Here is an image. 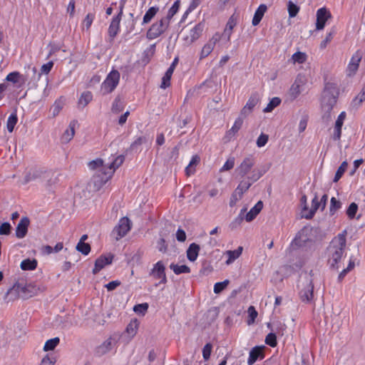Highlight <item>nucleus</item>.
<instances>
[{
    "label": "nucleus",
    "instance_id": "obj_1",
    "mask_svg": "<svg viewBox=\"0 0 365 365\" xmlns=\"http://www.w3.org/2000/svg\"><path fill=\"white\" fill-rule=\"evenodd\" d=\"M124 155L113 157L112 159L102 160L100 158L91 161L88 167L95 171L88 182L91 191L99 190L113 176L115 170L124 162Z\"/></svg>",
    "mask_w": 365,
    "mask_h": 365
},
{
    "label": "nucleus",
    "instance_id": "obj_2",
    "mask_svg": "<svg viewBox=\"0 0 365 365\" xmlns=\"http://www.w3.org/2000/svg\"><path fill=\"white\" fill-rule=\"evenodd\" d=\"M346 242V231L338 234L330 242L327 248L328 264L330 268L334 269H339V263L344 256Z\"/></svg>",
    "mask_w": 365,
    "mask_h": 365
},
{
    "label": "nucleus",
    "instance_id": "obj_3",
    "mask_svg": "<svg viewBox=\"0 0 365 365\" xmlns=\"http://www.w3.org/2000/svg\"><path fill=\"white\" fill-rule=\"evenodd\" d=\"M338 96L339 89L336 84L331 82L326 83L322 98V109L329 113L336 103Z\"/></svg>",
    "mask_w": 365,
    "mask_h": 365
},
{
    "label": "nucleus",
    "instance_id": "obj_4",
    "mask_svg": "<svg viewBox=\"0 0 365 365\" xmlns=\"http://www.w3.org/2000/svg\"><path fill=\"white\" fill-rule=\"evenodd\" d=\"M338 96L339 89L336 84L331 82L326 83L322 98V109L329 113L336 103Z\"/></svg>",
    "mask_w": 365,
    "mask_h": 365
},
{
    "label": "nucleus",
    "instance_id": "obj_5",
    "mask_svg": "<svg viewBox=\"0 0 365 365\" xmlns=\"http://www.w3.org/2000/svg\"><path fill=\"white\" fill-rule=\"evenodd\" d=\"M39 290V287L32 283L26 284L17 283L7 292V294H15L18 297L28 299L36 295Z\"/></svg>",
    "mask_w": 365,
    "mask_h": 365
},
{
    "label": "nucleus",
    "instance_id": "obj_6",
    "mask_svg": "<svg viewBox=\"0 0 365 365\" xmlns=\"http://www.w3.org/2000/svg\"><path fill=\"white\" fill-rule=\"evenodd\" d=\"M170 23L164 18L155 22L147 31L146 37L149 40L155 39L162 35L169 27Z\"/></svg>",
    "mask_w": 365,
    "mask_h": 365
},
{
    "label": "nucleus",
    "instance_id": "obj_7",
    "mask_svg": "<svg viewBox=\"0 0 365 365\" xmlns=\"http://www.w3.org/2000/svg\"><path fill=\"white\" fill-rule=\"evenodd\" d=\"M119 80L120 73L118 71L113 70L110 72L101 84L103 93L105 95L111 93L118 86Z\"/></svg>",
    "mask_w": 365,
    "mask_h": 365
},
{
    "label": "nucleus",
    "instance_id": "obj_8",
    "mask_svg": "<svg viewBox=\"0 0 365 365\" xmlns=\"http://www.w3.org/2000/svg\"><path fill=\"white\" fill-rule=\"evenodd\" d=\"M130 228V220L128 217H124L120 219L118 224L113 228L111 235L116 240H119L126 235Z\"/></svg>",
    "mask_w": 365,
    "mask_h": 365
},
{
    "label": "nucleus",
    "instance_id": "obj_9",
    "mask_svg": "<svg viewBox=\"0 0 365 365\" xmlns=\"http://www.w3.org/2000/svg\"><path fill=\"white\" fill-rule=\"evenodd\" d=\"M299 292V297L303 302L309 303L314 297V284L312 279L307 278Z\"/></svg>",
    "mask_w": 365,
    "mask_h": 365
},
{
    "label": "nucleus",
    "instance_id": "obj_10",
    "mask_svg": "<svg viewBox=\"0 0 365 365\" xmlns=\"http://www.w3.org/2000/svg\"><path fill=\"white\" fill-rule=\"evenodd\" d=\"M362 58V52L357 50L351 56L346 67V75L349 77L354 76L359 69V63Z\"/></svg>",
    "mask_w": 365,
    "mask_h": 365
},
{
    "label": "nucleus",
    "instance_id": "obj_11",
    "mask_svg": "<svg viewBox=\"0 0 365 365\" xmlns=\"http://www.w3.org/2000/svg\"><path fill=\"white\" fill-rule=\"evenodd\" d=\"M165 267L162 261L155 263L150 272V275L155 279H160V283L165 284L167 278L165 274Z\"/></svg>",
    "mask_w": 365,
    "mask_h": 365
},
{
    "label": "nucleus",
    "instance_id": "obj_12",
    "mask_svg": "<svg viewBox=\"0 0 365 365\" xmlns=\"http://www.w3.org/2000/svg\"><path fill=\"white\" fill-rule=\"evenodd\" d=\"M331 18V14L325 7L320 8L317 11L316 29L322 30L328 19Z\"/></svg>",
    "mask_w": 365,
    "mask_h": 365
},
{
    "label": "nucleus",
    "instance_id": "obj_13",
    "mask_svg": "<svg viewBox=\"0 0 365 365\" xmlns=\"http://www.w3.org/2000/svg\"><path fill=\"white\" fill-rule=\"evenodd\" d=\"M255 164V159L252 155L246 157L237 168L239 175L242 177L246 175L251 170Z\"/></svg>",
    "mask_w": 365,
    "mask_h": 365
},
{
    "label": "nucleus",
    "instance_id": "obj_14",
    "mask_svg": "<svg viewBox=\"0 0 365 365\" xmlns=\"http://www.w3.org/2000/svg\"><path fill=\"white\" fill-rule=\"evenodd\" d=\"M113 255L108 254L106 255L100 256L95 262V267L93 269V274H96L99 272L106 265L112 263Z\"/></svg>",
    "mask_w": 365,
    "mask_h": 365
},
{
    "label": "nucleus",
    "instance_id": "obj_15",
    "mask_svg": "<svg viewBox=\"0 0 365 365\" xmlns=\"http://www.w3.org/2000/svg\"><path fill=\"white\" fill-rule=\"evenodd\" d=\"M263 349L264 346H256L250 350L247 359L248 365H253L259 359H262L264 357Z\"/></svg>",
    "mask_w": 365,
    "mask_h": 365
},
{
    "label": "nucleus",
    "instance_id": "obj_16",
    "mask_svg": "<svg viewBox=\"0 0 365 365\" xmlns=\"http://www.w3.org/2000/svg\"><path fill=\"white\" fill-rule=\"evenodd\" d=\"M29 223L30 220L27 217H24L21 219L16 227V236L17 238L21 239L26 235Z\"/></svg>",
    "mask_w": 365,
    "mask_h": 365
},
{
    "label": "nucleus",
    "instance_id": "obj_17",
    "mask_svg": "<svg viewBox=\"0 0 365 365\" xmlns=\"http://www.w3.org/2000/svg\"><path fill=\"white\" fill-rule=\"evenodd\" d=\"M49 176V173L46 171H43L39 169H35L30 171L26 176V181L29 182L31 180H35L38 179L44 180Z\"/></svg>",
    "mask_w": 365,
    "mask_h": 365
},
{
    "label": "nucleus",
    "instance_id": "obj_18",
    "mask_svg": "<svg viewBox=\"0 0 365 365\" xmlns=\"http://www.w3.org/2000/svg\"><path fill=\"white\" fill-rule=\"evenodd\" d=\"M243 247L240 246L235 250H227L225 252L224 255L227 256V259L225 261L227 265H230L233 263L237 259H238L242 253Z\"/></svg>",
    "mask_w": 365,
    "mask_h": 365
},
{
    "label": "nucleus",
    "instance_id": "obj_19",
    "mask_svg": "<svg viewBox=\"0 0 365 365\" xmlns=\"http://www.w3.org/2000/svg\"><path fill=\"white\" fill-rule=\"evenodd\" d=\"M237 17L235 14L232 15L230 17V19H228V21L226 24V27L222 34V36L226 37V40L227 41H230V36L232 32V29L237 25Z\"/></svg>",
    "mask_w": 365,
    "mask_h": 365
},
{
    "label": "nucleus",
    "instance_id": "obj_20",
    "mask_svg": "<svg viewBox=\"0 0 365 365\" xmlns=\"http://www.w3.org/2000/svg\"><path fill=\"white\" fill-rule=\"evenodd\" d=\"M259 101V97L257 93H252L249 98L247 102L242 110V113H246L247 112H252V109Z\"/></svg>",
    "mask_w": 365,
    "mask_h": 365
},
{
    "label": "nucleus",
    "instance_id": "obj_21",
    "mask_svg": "<svg viewBox=\"0 0 365 365\" xmlns=\"http://www.w3.org/2000/svg\"><path fill=\"white\" fill-rule=\"evenodd\" d=\"M267 10V6L264 4H262L258 6V8L257 9V10L255 12V14H254V16H253V19L252 21V24L253 26H257L260 23V21H262Z\"/></svg>",
    "mask_w": 365,
    "mask_h": 365
},
{
    "label": "nucleus",
    "instance_id": "obj_22",
    "mask_svg": "<svg viewBox=\"0 0 365 365\" xmlns=\"http://www.w3.org/2000/svg\"><path fill=\"white\" fill-rule=\"evenodd\" d=\"M120 20L121 19H119V17H113L111 21L108 28V36L111 41L114 39L119 31Z\"/></svg>",
    "mask_w": 365,
    "mask_h": 365
},
{
    "label": "nucleus",
    "instance_id": "obj_23",
    "mask_svg": "<svg viewBox=\"0 0 365 365\" xmlns=\"http://www.w3.org/2000/svg\"><path fill=\"white\" fill-rule=\"evenodd\" d=\"M204 25L199 24L190 31V34L186 36L185 39L192 42L197 39L202 34Z\"/></svg>",
    "mask_w": 365,
    "mask_h": 365
},
{
    "label": "nucleus",
    "instance_id": "obj_24",
    "mask_svg": "<svg viewBox=\"0 0 365 365\" xmlns=\"http://www.w3.org/2000/svg\"><path fill=\"white\" fill-rule=\"evenodd\" d=\"M114 345V340L112 338H108L103 341L96 349V351L99 355H103L110 351Z\"/></svg>",
    "mask_w": 365,
    "mask_h": 365
},
{
    "label": "nucleus",
    "instance_id": "obj_25",
    "mask_svg": "<svg viewBox=\"0 0 365 365\" xmlns=\"http://www.w3.org/2000/svg\"><path fill=\"white\" fill-rule=\"evenodd\" d=\"M263 208V203L262 201H258L255 205L247 213L245 220L247 222H251L256 216L260 212Z\"/></svg>",
    "mask_w": 365,
    "mask_h": 365
},
{
    "label": "nucleus",
    "instance_id": "obj_26",
    "mask_svg": "<svg viewBox=\"0 0 365 365\" xmlns=\"http://www.w3.org/2000/svg\"><path fill=\"white\" fill-rule=\"evenodd\" d=\"M200 250V246L196 243H192L188 247L186 255L189 261L194 262L196 260L199 252Z\"/></svg>",
    "mask_w": 365,
    "mask_h": 365
},
{
    "label": "nucleus",
    "instance_id": "obj_27",
    "mask_svg": "<svg viewBox=\"0 0 365 365\" xmlns=\"http://www.w3.org/2000/svg\"><path fill=\"white\" fill-rule=\"evenodd\" d=\"M76 124L77 122L76 120H72L70 123L68 128L62 135L61 139L63 142L68 143L73 138Z\"/></svg>",
    "mask_w": 365,
    "mask_h": 365
},
{
    "label": "nucleus",
    "instance_id": "obj_28",
    "mask_svg": "<svg viewBox=\"0 0 365 365\" xmlns=\"http://www.w3.org/2000/svg\"><path fill=\"white\" fill-rule=\"evenodd\" d=\"M308 56L306 53L302 51H297L292 54L291 61L295 64H302L307 61Z\"/></svg>",
    "mask_w": 365,
    "mask_h": 365
},
{
    "label": "nucleus",
    "instance_id": "obj_29",
    "mask_svg": "<svg viewBox=\"0 0 365 365\" xmlns=\"http://www.w3.org/2000/svg\"><path fill=\"white\" fill-rule=\"evenodd\" d=\"M200 158L198 155H194L189 165L185 168V173L187 176L192 175L195 171V167L200 163Z\"/></svg>",
    "mask_w": 365,
    "mask_h": 365
},
{
    "label": "nucleus",
    "instance_id": "obj_30",
    "mask_svg": "<svg viewBox=\"0 0 365 365\" xmlns=\"http://www.w3.org/2000/svg\"><path fill=\"white\" fill-rule=\"evenodd\" d=\"M243 124V119L241 117H238L232 128L227 132V136L231 138L234 136L241 128Z\"/></svg>",
    "mask_w": 365,
    "mask_h": 365
},
{
    "label": "nucleus",
    "instance_id": "obj_31",
    "mask_svg": "<svg viewBox=\"0 0 365 365\" xmlns=\"http://www.w3.org/2000/svg\"><path fill=\"white\" fill-rule=\"evenodd\" d=\"M139 322L137 319H132L126 327V332L130 337H133L137 334Z\"/></svg>",
    "mask_w": 365,
    "mask_h": 365
},
{
    "label": "nucleus",
    "instance_id": "obj_32",
    "mask_svg": "<svg viewBox=\"0 0 365 365\" xmlns=\"http://www.w3.org/2000/svg\"><path fill=\"white\" fill-rule=\"evenodd\" d=\"M92 98L93 95L91 91L83 92L78 99V106L81 108L86 107L92 101Z\"/></svg>",
    "mask_w": 365,
    "mask_h": 365
},
{
    "label": "nucleus",
    "instance_id": "obj_33",
    "mask_svg": "<svg viewBox=\"0 0 365 365\" xmlns=\"http://www.w3.org/2000/svg\"><path fill=\"white\" fill-rule=\"evenodd\" d=\"M6 80L7 81L12 82L13 83H17L21 81L24 83L26 81L25 78L18 71H14L9 73L6 77Z\"/></svg>",
    "mask_w": 365,
    "mask_h": 365
},
{
    "label": "nucleus",
    "instance_id": "obj_34",
    "mask_svg": "<svg viewBox=\"0 0 365 365\" xmlns=\"http://www.w3.org/2000/svg\"><path fill=\"white\" fill-rule=\"evenodd\" d=\"M159 11V7L152 6L145 14L143 19V24H148Z\"/></svg>",
    "mask_w": 365,
    "mask_h": 365
},
{
    "label": "nucleus",
    "instance_id": "obj_35",
    "mask_svg": "<svg viewBox=\"0 0 365 365\" xmlns=\"http://www.w3.org/2000/svg\"><path fill=\"white\" fill-rule=\"evenodd\" d=\"M321 202L319 201L318 197L315 195L312 201V208L309 210V213L304 215L305 218H312L317 210L319 208Z\"/></svg>",
    "mask_w": 365,
    "mask_h": 365
},
{
    "label": "nucleus",
    "instance_id": "obj_36",
    "mask_svg": "<svg viewBox=\"0 0 365 365\" xmlns=\"http://www.w3.org/2000/svg\"><path fill=\"white\" fill-rule=\"evenodd\" d=\"M365 101V88H363L359 94L352 100L351 106L358 108Z\"/></svg>",
    "mask_w": 365,
    "mask_h": 365
},
{
    "label": "nucleus",
    "instance_id": "obj_37",
    "mask_svg": "<svg viewBox=\"0 0 365 365\" xmlns=\"http://www.w3.org/2000/svg\"><path fill=\"white\" fill-rule=\"evenodd\" d=\"M37 267V261L36 259H26L21 262V268L23 270H34Z\"/></svg>",
    "mask_w": 365,
    "mask_h": 365
},
{
    "label": "nucleus",
    "instance_id": "obj_38",
    "mask_svg": "<svg viewBox=\"0 0 365 365\" xmlns=\"http://www.w3.org/2000/svg\"><path fill=\"white\" fill-rule=\"evenodd\" d=\"M302 82H299V77L290 88L289 95L292 98H296L301 93L300 87Z\"/></svg>",
    "mask_w": 365,
    "mask_h": 365
},
{
    "label": "nucleus",
    "instance_id": "obj_39",
    "mask_svg": "<svg viewBox=\"0 0 365 365\" xmlns=\"http://www.w3.org/2000/svg\"><path fill=\"white\" fill-rule=\"evenodd\" d=\"M170 268L176 274H180L182 273H189L190 272V269L187 265H178L175 264H171L170 265Z\"/></svg>",
    "mask_w": 365,
    "mask_h": 365
},
{
    "label": "nucleus",
    "instance_id": "obj_40",
    "mask_svg": "<svg viewBox=\"0 0 365 365\" xmlns=\"http://www.w3.org/2000/svg\"><path fill=\"white\" fill-rule=\"evenodd\" d=\"M180 7V1L177 0L173 5L168 10L167 16L163 17L168 22H170L172 18L175 16V14L178 11Z\"/></svg>",
    "mask_w": 365,
    "mask_h": 365
},
{
    "label": "nucleus",
    "instance_id": "obj_41",
    "mask_svg": "<svg viewBox=\"0 0 365 365\" xmlns=\"http://www.w3.org/2000/svg\"><path fill=\"white\" fill-rule=\"evenodd\" d=\"M18 118L16 112L11 113L8 118L6 123V128L9 133H12L16 124L17 123Z\"/></svg>",
    "mask_w": 365,
    "mask_h": 365
},
{
    "label": "nucleus",
    "instance_id": "obj_42",
    "mask_svg": "<svg viewBox=\"0 0 365 365\" xmlns=\"http://www.w3.org/2000/svg\"><path fill=\"white\" fill-rule=\"evenodd\" d=\"M252 182L249 180H242L239 185H237V188L235 190V191L237 192V193H239V195H242L245 192H246L250 187L251 186Z\"/></svg>",
    "mask_w": 365,
    "mask_h": 365
},
{
    "label": "nucleus",
    "instance_id": "obj_43",
    "mask_svg": "<svg viewBox=\"0 0 365 365\" xmlns=\"http://www.w3.org/2000/svg\"><path fill=\"white\" fill-rule=\"evenodd\" d=\"M281 103V99L278 97L272 98L267 106L263 109L264 113H269Z\"/></svg>",
    "mask_w": 365,
    "mask_h": 365
},
{
    "label": "nucleus",
    "instance_id": "obj_44",
    "mask_svg": "<svg viewBox=\"0 0 365 365\" xmlns=\"http://www.w3.org/2000/svg\"><path fill=\"white\" fill-rule=\"evenodd\" d=\"M59 341L60 339L58 337H55L46 341L43 346V350L45 351L53 350L59 344Z\"/></svg>",
    "mask_w": 365,
    "mask_h": 365
},
{
    "label": "nucleus",
    "instance_id": "obj_45",
    "mask_svg": "<svg viewBox=\"0 0 365 365\" xmlns=\"http://www.w3.org/2000/svg\"><path fill=\"white\" fill-rule=\"evenodd\" d=\"M347 166H348V163L346 161H344L341 163V164L338 168V169L335 173V175L334 178V182H336L339 180V179L342 177L344 172L346 171Z\"/></svg>",
    "mask_w": 365,
    "mask_h": 365
},
{
    "label": "nucleus",
    "instance_id": "obj_46",
    "mask_svg": "<svg viewBox=\"0 0 365 365\" xmlns=\"http://www.w3.org/2000/svg\"><path fill=\"white\" fill-rule=\"evenodd\" d=\"M230 284L229 279H225L223 282H217L214 285V292L215 294H220L225 289L227 288V287Z\"/></svg>",
    "mask_w": 365,
    "mask_h": 365
},
{
    "label": "nucleus",
    "instance_id": "obj_47",
    "mask_svg": "<svg viewBox=\"0 0 365 365\" xmlns=\"http://www.w3.org/2000/svg\"><path fill=\"white\" fill-rule=\"evenodd\" d=\"M76 248L78 252H81L84 255H88L91 252L90 245L86 242H78Z\"/></svg>",
    "mask_w": 365,
    "mask_h": 365
},
{
    "label": "nucleus",
    "instance_id": "obj_48",
    "mask_svg": "<svg viewBox=\"0 0 365 365\" xmlns=\"http://www.w3.org/2000/svg\"><path fill=\"white\" fill-rule=\"evenodd\" d=\"M235 163V159L234 157L231 156L230 157L225 164L222 165V167L220 169V172L227 171L232 170Z\"/></svg>",
    "mask_w": 365,
    "mask_h": 365
},
{
    "label": "nucleus",
    "instance_id": "obj_49",
    "mask_svg": "<svg viewBox=\"0 0 365 365\" xmlns=\"http://www.w3.org/2000/svg\"><path fill=\"white\" fill-rule=\"evenodd\" d=\"M265 344L271 347H275L277 345V336L274 333H269L265 337Z\"/></svg>",
    "mask_w": 365,
    "mask_h": 365
},
{
    "label": "nucleus",
    "instance_id": "obj_50",
    "mask_svg": "<svg viewBox=\"0 0 365 365\" xmlns=\"http://www.w3.org/2000/svg\"><path fill=\"white\" fill-rule=\"evenodd\" d=\"M299 11V7L294 4L292 1L288 2V13L291 18L295 17Z\"/></svg>",
    "mask_w": 365,
    "mask_h": 365
},
{
    "label": "nucleus",
    "instance_id": "obj_51",
    "mask_svg": "<svg viewBox=\"0 0 365 365\" xmlns=\"http://www.w3.org/2000/svg\"><path fill=\"white\" fill-rule=\"evenodd\" d=\"M357 210H358L357 204L355 202H351L349 205V206L346 210V215H347L348 217L350 219L354 218L356 216V214L357 212Z\"/></svg>",
    "mask_w": 365,
    "mask_h": 365
},
{
    "label": "nucleus",
    "instance_id": "obj_52",
    "mask_svg": "<svg viewBox=\"0 0 365 365\" xmlns=\"http://www.w3.org/2000/svg\"><path fill=\"white\" fill-rule=\"evenodd\" d=\"M123 108V103L119 98H116L112 105L111 110L114 113H120Z\"/></svg>",
    "mask_w": 365,
    "mask_h": 365
},
{
    "label": "nucleus",
    "instance_id": "obj_53",
    "mask_svg": "<svg viewBox=\"0 0 365 365\" xmlns=\"http://www.w3.org/2000/svg\"><path fill=\"white\" fill-rule=\"evenodd\" d=\"M53 63L52 61H49L46 64H43L41 68V73H38L37 78H35V80H38L41 76V73L48 74L53 68Z\"/></svg>",
    "mask_w": 365,
    "mask_h": 365
},
{
    "label": "nucleus",
    "instance_id": "obj_54",
    "mask_svg": "<svg viewBox=\"0 0 365 365\" xmlns=\"http://www.w3.org/2000/svg\"><path fill=\"white\" fill-rule=\"evenodd\" d=\"M148 309V304L147 303L139 304L135 305L133 307V311L142 315H144Z\"/></svg>",
    "mask_w": 365,
    "mask_h": 365
},
{
    "label": "nucleus",
    "instance_id": "obj_55",
    "mask_svg": "<svg viewBox=\"0 0 365 365\" xmlns=\"http://www.w3.org/2000/svg\"><path fill=\"white\" fill-rule=\"evenodd\" d=\"M135 22H136V19L134 17L133 14L130 13L129 14V18L126 20V23L128 24L127 31L128 33L133 32V31L134 30Z\"/></svg>",
    "mask_w": 365,
    "mask_h": 365
},
{
    "label": "nucleus",
    "instance_id": "obj_56",
    "mask_svg": "<svg viewBox=\"0 0 365 365\" xmlns=\"http://www.w3.org/2000/svg\"><path fill=\"white\" fill-rule=\"evenodd\" d=\"M262 175V173L258 170H253L251 175L247 178V180L250 181L252 184L259 180Z\"/></svg>",
    "mask_w": 365,
    "mask_h": 365
},
{
    "label": "nucleus",
    "instance_id": "obj_57",
    "mask_svg": "<svg viewBox=\"0 0 365 365\" xmlns=\"http://www.w3.org/2000/svg\"><path fill=\"white\" fill-rule=\"evenodd\" d=\"M268 139H269L268 135L261 133L257 140V147L262 148V147L264 146L267 144Z\"/></svg>",
    "mask_w": 365,
    "mask_h": 365
},
{
    "label": "nucleus",
    "instance_id": "obj_58",
    "mask_svg": "<svg viewBox=\"0 0 365 365\" xmlns=\"http://www.w3.org/2000/svg\"><path fill=\"white\" fill-rule=\"evenodd\" d=\"M248 314H249V320H248V324H250L252 323H253L255 320V319L257 318V312L255 310V307H252V306H250L249 308H248Z\"/></svg>",
    "mask_w": 365,
    "mask_h": 365
},
{
    "label": "nucleus",
    "instance_id": "obj_59",
    "mask_svg": "<svg viewBox=\"0 0 365 365\" xmlns=\"http://www.w3.org/2000/svg\"><path fill=\"white\" fill-rule=\"evenodd\" d=\"M63 106V103L61 100L56 101L52 108L53 115H57L62 110Z\"/></svg>",
    "mask_w": 365,
    "mask_h": 365
},
{
    "label": "nucleus",
    "instance_id": "obj_60",
    "mask_svg": "<svg viewBox=\"0 0 365 365\" xmlns=\"http://www.w3.org/2000/svg\"><path fill=\"white\" fill-rule=\"evenodd\" d=\"M11 226L9 222H4L0 225V235H8L10 234Z\"/></svg>",
    "mask_w": 365,
    "mask_h": 365
},
{
    "label": "nucleus",
    "instance_id": "obj_61",
    "mask_svg": "<svg viewBox=\"0 0 365 365\" xmlns=\"http://www.w3.org/2000/svg\"><path fill=\"white\" fill-rule=\"evenodd\" d=\"M334 34V31H330L327 34L324 40H323L321 42V44H320L321 48H324L327 47V43H329L332 40Z\"/></svg>",
    "mask_w": 365,
    "mask_h": 365
},
{
    "label": "nucleus",
    "instance_id": "obj_62",
    "mask_svg": "<svg viewBox=\"0 0 365 365\" xmlns=\"http://www.w3.org/2000/svg\"><path fill=\"white\" fill-rule=\"evenodd\" d=\"M94 15L92 14H88L83 20V25L86 26V29L88 30L93 21Z\"/></svg>",
    "mask_w": 365,
    "mask_h": 365
},
{
    "label": "nucleus",
    "instance_id": "obj_63",
    "mask_svg": "<svg viewBox=\"0 0 365 365\" xmlns=\"http://www.w3.org/2000/svg\"><path fill=\"white\" fill-rule=\"evenodd\" d=\"M55 362V358L50 357L49 355L47 354L42 359L40 365H54Z\"/></svg>",
    "mask_w": 365,
    "mask_h": 365
},
{
    "label": "nucleus",
    "instance_id": "obj_64",
    "mask_svg": "<svg viewBox=\"0 0 365 365\" xmlns=\"http://www.w3.org/2000/svg\"><path fill=\"white\" fill-rule=\"evenodd\" d=\"M176 239L178 242H183L186 240V233L185 232L181 229L179 228L176 232Z\"/></svg>",
    "mask_w": 365,
    "mask_h": 365
}]
</instances>
